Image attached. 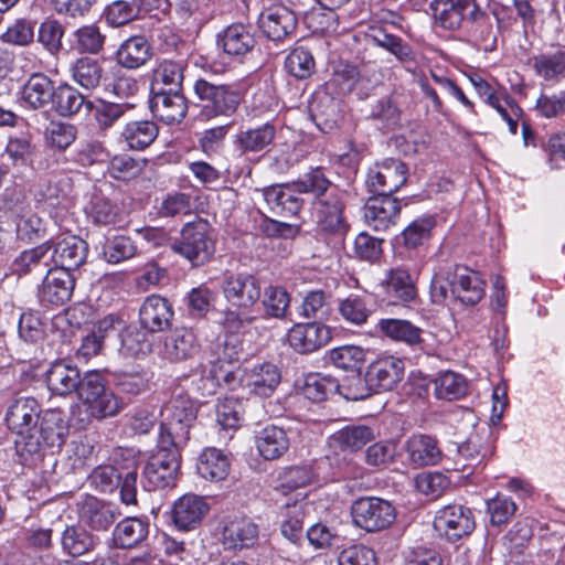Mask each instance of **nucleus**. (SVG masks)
Masks as SVG:
<instances>
[{
  "label": "nucleus",
  "instance_id": "1",
  "mask_svg": "<svg viewBox=\"0 0 565 565\" xmlns=\"http://www.w3.org/2000/svg\"><path fill=\"white\" fill-rule=\"evenodd\" d=\"M430 300L436 305L460 302L477 305L484 296V281L479 274L460 264H439L429 286Z\"/></svg>",
  "mask_w": 565,
  "mask_h": 565
},
{
  "label": "nucleus",
  "instance_id": "2",
  "mask_svg": "<svg viewBox=\"0 0 565 565\" xmlns=\"http://www.w3.org/2000/svg\"><path fill=\"white\" fill-rule=\"evenodd\" d=\"M225 300L232 308L224 310L222 324L230 332H239L257 320L253 307L262 297L259 279L248 273H227L221 284Z\"/></svg>",
  "mask_w": 565,
  "mask_h": 565
},
{
  "label": "nucleus",
  "instance_id": "3",
  "mask_svg": "<svg viewBox=\"0 0 565 565\" xmlns=\"http://www.w3.org/2000/svg\"><path fill=\"white\" fill-rule=\"evenodd\" d=\"M41 414V404L34 397L17 396L8 402L4 422L9 430L17 435L15 448L22 456L38 454L34 431Z\"/></svg>",
  "mask_w": 565,
  "mask_h": 565
},
{
  "label": "nucleus",
  "instance_id": "4",
  "mask_svg": "<svg viewBox=\"0 0 565 565\" xmlns=\"http://www.w3.org/2000/svg\"><path fill=\"white\" fill-rule=\"evenodd\" d=\"M193 92L200 102V118L204 120L233 116L244 99L238 85L214 83L202 77L194 82Z\"/></svg>",
  "mask_w": 565,
  "mask_h": 565
},
{
  "label": "nucleus",
  "instance_id": "5",
  "mask_svg": "<svg viewBox=\"0 0 565 565\" xmlns=\"http://www.w3.org/2000/svg\"><path fill=\"white\" fill-rule=\"evenodd\" d=\"M199 404L186 393L179 392L162 407L161 443L185 445L190 439V428L196 420Z\"/></svg>",
  "mask_w": 565,
  "mask_h": 565
},
{
  "label": "nucleus",
  "instance_id": "6",
  "mask_svg": "<svg viewBox=\"0 0 565 565\" xmlns=\"http://www.w3.org/2000/svg\"><path fill=\"white\" fill-rule=\"evenodd\" d=\"M170 248L193 266L204 265L215 252L210 223L199 217L184 224L180 232V238H175Z\"/></svg>",
  "mask_w": 565,
  "mask_h": 565
},
{
  "label": "nucleus",
  "instance_id": "7",
  "mask_svg": "<svg viewBox=\"0 0 565 565\" xmlns=\"http://www.w3.org/2000/svg\"><path fill=\"white\" fill-rule=\"evenodd\" d=\"M344 192L333 188L324 198L312 203V217L320 233L342 238L348 232V223L343 216Z\"/></svg>",
  "mask_w": 565,
  "mask_h": 565
},
{
  "label": "nucleus",
  "instance_id": "8",
  "mask_svg": "<svg viewBox=\"0 0 565 565\" xmlns=\"http://www.w3.org/2000/svg\"><path fill=\"white\" fill-rule=\"evenodd\" d=\"M354 524L366 532H379L390 527L396 519L394 505L376 497L356 499L351 509Z\"/></svg>",
  "mask_w": 565,
  "mask_h": 565
},
{
  "label": "nucleus",
  "instance_id": "9",
  "mask_svg": "<svg viewBox=\"0 0 565 565\" xmlns=\"http://www.w3.org/2000/svg\"><path fill=\"white\" fill-rule=\"evenodd\" d=\"M183 446L163 445L159 436L158 451L150 457L143 468V475L153 488H166L174 484L180 468V450Z\"/></svg>",
  "mask_w": 565,
  "mask_h": 565
},
{
  "label": "nucleus",
  "instance_id": "10",
  "mask_svg": "<svg viewBox=\"0 0 565 565\" xmlns=\"http://www.w3.org/2000/svg\"><path fill=\"white\" fill-rule=\"evenodd\" d=\"M92 486L104 493L120 489V501L125 505L137 504V472L126 471L124 475L118 468L107 465L97 467L90 475Z\"/></svg>",
  "mask_w": 565,
  "mask_h": 565
},
{
  "label": "nucleus",
  "instance_id": "11",
  "mask_svg": "<svg viewBox=\"0 0 565 565\" xmlns=\"http://www.w3.org/2000/svg\"><path fill=\"white\" fill-rule=\"evenodd\" d=\"M475 527L476 520L471 509L461 504L445 505L434 518L435 531L449 542L470 535Z\"/></svg>",
  "mask_w": 565,
  "mask_h": 565
},
{
  "label": "nucleus",
  "instance_id": "12",
  "mask_svg": "<svg viewBox=\"0 0 565 565\" xmlns=\"http://www.w3.org/2000/svg\"><path fill=\"white\" fill-rule=\"evenodd\" d=\"M407 181V168L397 159H385L369 170L366 186L375 195H391Z\"/></svg>",
  "mask_w": 565,
  "mask_h": 565
},
{
  "label": "nucleus",
  "instance_id": "13",
  "mask_svg": "<svg viewBox=\"0 0 565 565\" xmlns=\"http://www.w3.org/2000/svg\"><path fill=\"white\" fill-rule=\"evenodd\" d=\"M214 351L216 360L212 362L213 365L210 371V376L200 377V382L203 383L206 390L203 395L213 394L221 381L228 383L233 379L232 370L225 367V365L231 366L233 362L239 360L241 344L236 337L230 335L226 337L223 342L217 343Z\"/></svg>",
  "mask_w": 565,
  "mask_h": 565
},
{
  "label": "nucleus",
  "instance_id": "14",
  "mask_svg": "<svg viewBox=\"0 0 565 565\" xmlns=\"http://www.w3.org/2000/svg\"><path fill=\"white\" fill-rule=\"evenodd\" d=\"M77 516L81 524L96 532L110 529L120 516L118 507L94 495H86L77 502Z\"/></svg>",
  "mask_w": 565,
  "mask_h": 565
},
{
  "label": "nucleus",
  "instance_id": "15",
  "mask_svg": "<svg viewBox=\"0 0 565 565\" xmlns=\"http://www.w3.org/2000/svg\"><path fill=\"white\" fill-rule=\"evenodd\" d=\"M82 407L73 411V419L78 428H85L94 419L103 420L114 417L124 408V402L111 390L106 388L104 393H97L89 401L82 404Z\"/></svg>",
  "mask_w": 565,
  "mask_h": 565
},
{
  "label": "nucleus",
  "instance_id": "16",
  "mask_svg": "<svg viewBox=\"0 0 565 565\" xmlns=\"http://www.w3.org/2000/svg\"><path fill=\"white\" fill-rule=\"evenodd\" d=\"M478 3V0H433L429 8L436 26L457 31L465 25Z\"/></svg>",
  "mask_w": 565,
  "mask_h": 565
},
{
  "label": "nucleus",
  "instance_id": "17",
  "mask_svg": "<svg viewBox=\"0 0 565 565\" xmlns=\"http://www.w3.org/2000/svg\"><path fill=\"white\" fill-rule=\"evenodd\" d=\"M418 269L411 270L405 265L390 268L382 281L385 295L393 303H409L417 298L416 281Z\"/></svg>",
  "mask_w": 565,
  "mask_h": 565
},
{
  "label": "nucleus",
  "instance_id": "18",
  "mask_svg": "<svg viewBox=\"0 0 565 565\" xmlns=\"http://www.w3.org/2000/svg\"><path fill=\"white\" fill-rule=\"evenodd\" d=\"M289 345L300 354H310L331 340V329L320 322L296 323L288 331Z\"/></svg>",
  "mask_w": 565,
  "mask_h": 565
},
{
  "label": "nucleus",
  "instance_id": "19",
  "mask_svg": "<svg viewBox=\"0 0 565 565\" xmlns=\"http://www.w3.org/2000/svg\"><path fill=\"white\" fill-rule=\"evenodd\" d=\"M364 220L375 232H386L394 226L401 213L399 200L391 195H374L364 204Z\"/></svg>",
  "mask_w": 565,
  "mask_h": 565
},
{
  "label": "nucleus",
  "instance_id": "20",
  "mask_svg": "<svg viewBox=\"0 0 565 565\" xmlns=\"http://www.w3.org/2000/svg\"><path fill=\"white\" fill-rule=\"evenodd\" d=\"M241 381L250 395L270 397L281 382V372L274 363H257L245 369Z\"/></svg>",
  "mask_w": 565,
  "mask_h": 565
},
{
  "label": "nucleus",
  "instance_id": "21",
  "mask_svg": "<svg viewBox=\"0 0 565 565\" xmlns=\"http://www.w3.org/2000/svg\"><path fill=\"white\" fill-rule=\"evenodd\" d=\"M216 43L226 55L242 58L256 45L255 30L252 24L232 23L217 34Z\"/></svg>",
  "mask_w": 565,
  "mask_h": 565
},
{
  "label": "nucleus",
  "instance_id": "22",
  "mask_svg": "<svg viewBox=\"0 0 565 565\" xmlns=\"http://www.w3.org/2000/svg\"><path fill=\"white\" fill-rule=\"evenodd\" d=\"M404 362L387 355L373 361L366 369L367 382L374 393L393 390L403 379Z\"/></svg>",
  "mask_w": 565,
  "mask_h": 565
},
{
  "label": "nucleus",
  "instance_id": "23",
  "mask_svg": "<svg viewBox=\"0 0 565 565\" xmlns=\"http://www.w3.org/2000/svg\"><path fill=\"white\" fill-rule=\"evenodd\" d=\"M209 510L210 507L203 497L188 493L173 503L171 520L179 531L189 532L202 523Z\"/></svg>",
  "mask_w": 565,
  "mask_h": 565
},
{
  "label": "nucleus",
  "instance_id": "24",
  "mask_svg": "<svg viewBox=\"0 0 565 565\" xmlns=\"http://www.w3.org/2000/svg\"><path fill=\"white\" fill-rule=\"evenodd\" d=\"M258 26L267 39L282 41L296 30L297 17L286 6L275 4L262 11Z\"/></svg>",
  "mask_w": 565,
  "mask_h": 565
},
{
  "label": "nucleus",
  "instance_id": "25",
  "mask_svg": "<svg viewBox=\"0 0 565 565\" xmlns=\"http://www.w3.org/2000/svg\"><path fill=\"white\" fill-rule=\"evenodd\" d=\"M374 311L373 295L365 289L337 299V312L340 319L350 326H364Z\"/></svg>",
  "mask_w": 565,
  "mask_h": 565
},
{
  "label": "nucleus",
  "instance_id": "26",
  "mask_svg": "<svg viewBox=\"0 0 565 565\" xmlns=\"http://www.w3.org/2000/svg\"><path fill=\"white\" fill-rule=\"evenodd\" d=\"M68 435V424L63 411L58 408L46 409L40 415L34 437L38 440V454L43 446L61 447Z\"/></svg>",
  "mask_w": 565,
  "mask_h": 565
},
{
  "label": "nucleus",
  "instance_id": "27",
  "mask_svg": "<svg viewBox=\"0 0 565 565\" xmlns=\"http://www.w3.org/2000/svg\"><path fill=\"white\" fill-rule=\"evenodd\" d=\"M74 286L75 279L71 273L51 268L39 288L38 296L43 305L61 306L71 299Z\"/></svg>",
  "mask_w": 565,
  "mask_h": 565
},
{
  "label": "nucleus",
  "instance_id": "28",
  "mask_svg": "<svg viewBox=\"0 0 565 565\" xmlns=\"http://www.w3.org/2000/svg\"><path fill=\"white\" fill-rule=\"evenodd\" d=\"M173 317L172 303L159 295L148 296L139 309L141 327L152 333L162 332L168 329L172 323Z\"/></svg>",
  "mask_w": 565,
  "mask_h": 565
},
{
  "label": "nucleus",
  "instance_id": "29",
  "mask_svg": "<svg viewBox=\"0 0 565 565\" xmlns=\"http://www.w3.org/2000/svg\"><path fill=\"white\" fill-rule=\"evenodd\" d=\"M50 252L51 263L56 265V269L71 270L83 265L87 257V243L78 236L70 235L51 243Z\"/></svg>",
  "mask_w": 565,
  "mask_h": 565
},
{
  "label": "nucleus",
  "instance_id": "30",
  "mask_svg": "<svg viewBox=\"0 0 565 565\" xmlns=\"http://www.w3.org/2000/svg\"><path fill=\"white\" fill-rule=\"evenodd\" d=\"M276 138V128L270 122L239 130L233 140L234 149L242 157L266 152Z\"/></svg>",
  "mask_w": 565,
  "mask_h": 565
},
{
  "label": "nucleus",
  "instance_id": "31",
  "mask_svg": "<svg viewBox=\"0 0 565 565\" xmlns=\"http://www.w3.org/2000/svg\"><path fill=\"white\" fill-rule=\"evenodd\" d=\"M527 65L534 75L545 82L556 84L565 79V50L552 47L531 55Z\"/></svg>",
  "mask_w": 565,
  "mask_h": 565
},
{
  "label": "nucleus",
  "instance_id": "32",
  "mask_svg": "<svg viewBox=\"0 0 565 565\" xmlns=\"http://www.w3.org/2000/svg\"><path fill=\"white\" fill-rule=\"evenodd\" d=\"M150 109L152 115L167 125L180 122L186 115L188 106L182 92H151Z\"/></svg>",
  "mask_w": 565,
  "mask_h": 565
},
{
  "label": "nucleus",
  "instance_id": "33",
  "mask_svg": "<svg viewBox=\"0 0 565 565\" xmlns=\"http://www.w3.org/2000/svg\"><path fill=\"white\" fill-rule=\"evenodd\" d=\"M468 40L475 46L492 52L497 49V32L490 15L481 8L480 3L471 11L465 22Z\"/></svg>",
  "mask_w": 565,
  "mask_h": 565
},
{
  "label": "nucleus",
  "instance_id": "34",
  "mask_svg": "<svg viewBox=\"0 0 565 565\" xmlns=\"http://www.w3.org/2000/svg\"><path fill=\"white\" fill-rule=\"evenodd\" d=\"M259 537L258 525L248 518L228 521L222 532V543L225 548L241 551L253 547Z\"/></svg>",
  "mask_w": 565,
  "mask_h": 565
},
{
  "label": "nucleus",
  "instance_id": "35",
  "mask_svg": "<svg viewBox=\"0 0 565 565\" xmlns=\"http://www.w3.org/2000/svg\"><path fill=\"white\" fill-rule=\"evenodd\" d=\"M299 194L294 183L276 184L264 190V199L269 210L281 216H294L300 211L303 200Z\"/></svg>",
  "mask_w": 565,
  "mask_h": 565
},
{
  "label": "nucleus",
  "instance_id": "36",
  "mask_svg": "<svg viewBox=\"0 0 565 565\" xmlns=\"http://www.w3.org/2000/svg\"><path fill=\"white\" fill-rule=\"evenodd\" d=\"M54 82L42 73L32 74L20 90V99L31 109H42L51 105L54 90Z\"/></svg>",
  "mask_w": 565,
  "mask_h": 565
},
{
  "label": "nucleus",
  "instance_id": "37",
  "mask_svg": "<svg viewBox=\"0 0 565 565\" xmlns=\"http://www.w3.org/2000/svg\"><path fill=\"white\" fill-rule=\"evenodd\" d=\"M81 372L71 362L61 360L51 364L46 371V384L49 390L58 396H68L76 392L81 383Z\"/></svg>",
  "mask_w": 565,
  "mask_h": 565
},
{
  "label": "nucleus",
  "instance_id": "38",
  "mask_svg": "<svg viewBox=\"0 0 565 565\" xmlns=\"http://www.w3.org/2000/svg\"><path fill=\"white\" fill-rule=\"evenodd\" d=\"M51 108L61 117H73L77 115L82 108L87 111L93 110L94 104L76 87L63 83L55 87Z\"/></svg>",
  "mask_w": 565,
  "mask_h": 565
},
{
  "label": "nucleus",
  "instance_id": "39",
  "mask_svg": "<svg viewBox=\"0 0 565 565\" xmlns=\"http://www.w3.org/2000/svg\"><path fill=\"white\" fill-rule=\"evenodd\" d=\"M408 463L414 468L434 466L441 459L436 438L428 435H413L405 445Z\"/></svg>",
  "mask_w": 565,
  "mask_h": 565
},
{
  "label": "nucleus",
  "instance_id": "40",
  "mask_svg": "<svg viewBox=\"0 0 565 565\" xmlns=\"http://www.w3.org/2000/svg\"><path fill=\"white\" fill-rule=\"evenodd\" d=\"M489 454L490 448L481 444L480 436L478 434L470 435L466 441L457 446L451 469L461 472L470 469L469 473H472L483 466Z\"/></svg>",
  "mask_w": 565,
  "mask_h": 565
},
{
  "label": "nucleus",
  "instance_id": "41",
  "mask_svg": "<svg viewBox=\"0 0 565 565\" xmlns=\"http://www.w3.org/2000/svg\"><path fill=\"white\" fill-rule=\"evenodd\" d=\"M199 351V343L193 330L177 328L164 340L162 354L177 362L192 358Z\"/></svg>",
  "mask_w": 565,
  "mask_h": 565
},
{
  "label": "nucleus",
  "instance_id": "42",
  "mask_svg": "<svg viewBox=\"0 0 565 565\" xmlns=\"http://www.w3.org/2000/svg\"><path fill=\"white\" fill-rule=\"evenodd\" d=\"M255 447L265 460H276L289 449V438L282 428L269 425L256 434Z\"/></svg>",
  "mask_w": 565,
  "mask_h": 565
},
{
  "label": "nucleus",
  "instance_id": "43",
  "mask_svg": "<svg viewBox=\"0 0 565 565\" xmlns=\"http://www.w3.org/2000/svg\"><path fill=\"white\" fill-rule=\"evenodd\" d=\"M98 543V537L81 523L67 525L61 534L63 552L73 557L92 552Z\"/></svg>",
  "mask_w": 565,
  "mask_h": 565
},
{
  "label": "nucleus",
  "instance_id": "44",
  "mask_svg": "<svg viewBox=\"0 0 565 565\" xmlns=\"http://www.w3.org/2000/svg\"><path fill=\"white\" fill-rule=\"evenodd\" d=\"M376 330L381 335L395 342L405 343L408 347H415L423 342V330L408 320L384 318L376 323Z\"/></svg>",
  "mask_w": 565,
  "mask_h": 565
},
{
  "label": "nucleus",
  "instance_id": "45",
  "mask_svg": "<svg viewBox=\"0 0 565 565\" xmlns=\"http://www.w3.org/2000/svg\"><path fill=\"white\" fill-rule=\"evenodd\" d=\"M184 70L183 61L162 60L152 72L151 92H182Z\"/></svg>",
  "mask_w": 565,
  "mask_h": 565
},
{
  "label": "nucleus",
  "instance_id": "46",
  "mask_svg": "<svg viewBox=\"0 0 565 565\" xmlns=\"http://www.w3.org/2000/svg\"><path fill=\"white\" fill-rule=\"evenodd\" d=\"M151 45L143 36H131L116 52V61L128 70H137L151 57Z\"/></svg>",
  "mask_w": 565,
  "mask_h": 565
},
{
  "label": "nucleus",
  "instance_id": "47",
  "mask_svg": "<svg viewBox=\"0 0 565 565\" xmlns=\"http://www.w3.org/2000/svg\"><path fill=\"white\" fill-rule=\"evenodd\" d=\"M51 242L24 249L12 262L11 268L18 276H24L34 271H42L51 265Z\"/></svg>",
  "mask_w": 565,
  "mask_h": 565
},
{
  "label": "nucleus",
  "instance_id": "48",
  "mask_svg": "<svg viewBox=\"0 0 565 565\" xmlns=\"http://www.w3.org/2000/svg\"><path fill=\"white\" fill-rule=\"evenodd\" d=\"M159 128L151 120H132L127 122L120 138L131 150L141 151L153 143L158 137Z\"/></svg>",
  "mask_w": 565,
  "mask_h": 565
},
{
  "label": "nucleus",
  "instance_id": "49",
  "mask_svg": "<svg viewBox=\"0 0 565 565\" xmlns=\"http://www.w3.org/2000/svg\"><path fill=\"white\" fill-rule=\"evenodd\" d=\"M149 523L139 518H126L113 531V542L119 548H132L147 539Z\"/></svg>",
  "mask_w": 565,
  "mask_h": 565
},
{
  "label": "nucleus",
  "instance_id": "50",
  "mask_svg": "<svg viewBox=\"0 0 565 565\" xmlns=\"http://www.w3.org/2000/svg\"><path fill=\"white\" fill-rule=\"evenodd\" d=\"M230 468L227 455L214 447L204 449L196 463L199 475L211 481L224 480L228 476Z\"/></svg>",
  "mask_w": 565,
  "mask_h": 565
},
{
  "label": "nucleus",
  "instance_id": "51",
  "mask_svg": "<svg viewBox=\"0 0 565 565\" xmlns=\"http://www.w3.org/2000/svg\"><path fill=\"white\" fill-rule=\"evenodd\" d=\"M309 504L303 501L287 502L281 508V516L284 518L280 531L284 537L294 544H298L303 536V519Z\"/></svg>",
  "mask_w": 565,
  "mask_h": 565
},
{
  "label": "nucleus",
  "instance_id": "52",
  "mask_svg": "<svg viewBox=\"0 0 565 565\" xmlns=\"http://www.w3.org/2000/svg\"><path fill=\"white\" fill-rule=\"evenodd\" d=\"M72 36V47L79 54L97 55L104 50L106 42V35L94 23L76 29Z\"/></svg>",
  "mask_w": 565,
  "mask_h": 565
},
{
  "label": "nucleus",
  "instance_id": "53",
  "mask_svg": "<svg viewBox=\"0 0 565 565\" xmlns=\"http://www.w3.org/2000/svg\"><path fill=\"white\" fill-rule=\"evenodd\" d=\"M71 73L75 83L84 89L93 90L99 86L104 70L97 60L82 56L74 62Z\"/></svg>",
  "mask_w": 565,
  "mask_h": 565
},
{
  "label": "nucleus",
  "instance_id": "54",
  "mask_svg": "<svg viewBox=\"0 0 565 565\" xmlns=\"http://www.w3.org/2000/svg\"><path fill=\"white\" fill-rule=\"evenodd\" d=\"M339 388L338 381L322 373H309L305 375L301 385L303 396L312 402H322L330 395L337 393Z\"/></svg>",
  "mask_w": 565,
  "mask_h": 565
},
{
  "label": "nucleus",
  "instance_id": "55",
  "mask_svg": "<svg viewBox=\"0 0 565 565\" xmlns=\"http://www.w3.org/2000/svg\"><path fill=\"white\" fill-rule=\"evenodd\" d=\"M310 117L323 132L332 130L338 121V105L328 95L316 96L310 103Z\"/></svg>",
  "mask_w": 565,
  "mask_h": 565
},
{
  "label": "nucleus",
  "instance_id": "56",
  "mask_svg": "<svg viewBox=\"0 0 565 565\" xmlns=\"http://www.w3.org/2000/svg\"><path fill=\"white\" fill-rule=\"evenodd\" d=\"M72 190V179L67 174H52L41 184V196L51 206H58L68 201Z\"/></svg>",
  "mask_w": 565,
  "mask_h": 565
},
{
  "label": "nucleus",
  "instance_id": "57",
  "mask_svg": "<svg viewBox=\"0 0 565 565\" xmlns=\"http://www.w3.org/2000/svg\"><path fill=\"white\" fill-rule=\"evenodd\" d=\"M436 222L433 216H423L409 223L401 233L403 245L408 249H416L426 244L431 236Z\"/></svg>",
  "mask_w": 565,
  "mask_h": 565
},
{
  "label": "nucleus",
  "instance_id": "58",
  "mask_svg": "<svg viewBox=\"0 0 565 565\" xmlns=\"http://www.w3.org/2000/svg\"><path fill=\"white\" fill-rule=\"evenodd\" d=\"M148 330L136 327H125L120 334V352L125 356L139 358L150 352L151 344L148 339Z\"/></svg>",
  "mask_w": 565,
  "mask_h": 565
},
{
  "label": "nucleus",
  "instance_id": "59",
  "mask_svg": "<svg viewBox=\"0 0 565 565\" xmlns=\"http://www.w3.org/2000/svg\"><path fill=\"white\" fill-rule=\"evenodd\" d=\"M467 390L466 379L452 371H446L435 380V395L439 399H458L466 395Z\"/></svg>",
  "mask_w": 565,
  "mask_h": 565
},
{
  "label": "nucleus",
  "instance_id": "60",
  "mask_svg": "<svg viewBox=\"0 0 565 565\" xmlns=\"http://www.w3.org/2000/svg\"><path fill=\"white\" fill-rule=\"evenodd\" d=\"M287 72L298 79L310 77L316 70L312 53L305 46L295 47L286 57Z\"/></svg>",
  "mask_w": 565,
  "mask_h": 565
},
{
  "label": "nucleus",
  "instance_id": "61",
  "mask_svg": "<svg viewBox=\"0 0 565 565\" xmlns=\"http://www.w3.org/2000/svg\"><path fill=\"white\" fill-rule=\"evenodd\" d=\"M138 253L136 243L128 236L118 235L108 238L103 246V256L109 264H119Z\"/></svg>",
  "mask_w": 565,
  "mask_h": 565
},
{
  "label": "nucleus",
  "instance_id": "62",
  "mask_svg": "<svg viewBox=\"0 0 565 565\" xmlns=\"http://www.w3.org/2000/svg\"><path fill=\"white\" fill-rule=\"evenodd\" d=\"M262 295V305L266 317L276 319L286 317L290 305V296L282 287L269 286Z\"/></svg>",
  "mask_w": 565,
  "mask_h": 565
},
{
  "label": "nucleus",
  "instance_id": "63",
  "mask_svg": "<svg viewBox=\"0 0 565 565\" xmlns=\"http://www.w3.org/2000/svg\"><path fill=\"white\" fill-rule=\"evenodd\" d=\"M294 184L298 193H312L317 199L324 198V194L334 188L319 167L310 169V171L295 181Z\"/></svg>",
  "mask_w": 565,
  "mask_h": 565
},
{
  "label": "nucleus",
  "instance_id": "64",
  "mask_svg": "<svg viewBox=\"0 0 565 565\" xmlns=\"http://www.w3.org/2000/svg\"><path fill=\"white\" fill-rule=\"evenodd\" d=\"M373 429L364 425L347 426L337 433V440L342 448L352 451L360 450L363 446L374 439Z\"/></svg>",
  "mask_w": 565,
  "mask_h": 565
}]
</instances>
